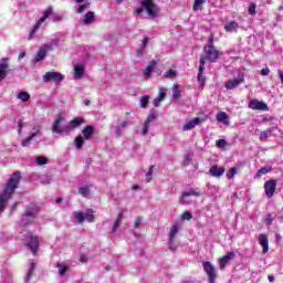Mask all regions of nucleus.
Listing matches in <instances>:
<instances>
[{"instance_id": "f257e3e1", "label": "nucleus", "mask_w": 283, "mask_h": 283, "mask_svg": "<svg viewBox=\"0 0 283 283\" xmlns=\"http://www.w3.org/2000/svg\"><path fill=\"white\" fill-rule=\"evenodd\" d=\"M21 181V174L14 172L8 180L4 190L0 193V216L3 213V209L8 205V201L14 195L19 182Z\"/></svg>"}, {"instance_id": "f03ea898", "label": "nucleus", "mask_w": 283, "mask_h": 283, "mask_svg": "<svg viewBox=\"0 0 283 283\" xmlns=\"http://www.w3.org/2000/svg\"><path fill=\"white\" fill-rule=\"evenodd\" d=\"M61 123H63V115L57 114L53 123V126L51 127V132H53L54 134H70L72 129H76V127L83 125L85 120L83 119V117H75L69 123V125L62 127Z\"/></svg>"}, {"instance_id": "7ed1b4c3", "label": "nucleus", "mask_w": 283, "mask_h": 283, "mask_svg": "<svg viewBox=\"0 0 283 283\" xmlns=\"http://www.w3.org/2000/svg\"><path fill=\"white\" fill-rule=\"evenodd\" d=\"M140 8L136 9V14L143 19H156L158 17V7L154 0H140Z\"/></svg>"}, {"instance_id": "20e7f679", "label": "nucleus", "mask_w": 283, "mask_h": 283, "mask_svg": "<svg viewBox=\"0 0 283 283\" xmlns=\"http://www.w3.org/2000/svg\"><path fill=\"white\" fill-rule=\"evenodd\" d=\"M206 59L211 63H216L218 59H220V51L213 46V38L212 35L208 39V44L205 46Z\"/></svg>"}, {"instance_id": "39448f33", "label": "nucleus", "mask_w": 283, "mask_h": 283, "mask_svg": "<svg viewBox=\"0 0 283 283\" xmlns=\"http://www.w3.org/2000/svg\"><path fill=\"white\" fill-rule=\"evenodd\" d=\"M36 216H39V206L31 203L22 218L23 224H32L36 220Z\"/></svg>"}, {"instance_id": "423d86ee", "label": "nucleus", "mask_w": 283, "mask_h": 283, "mask_svg": "<svg viewBox=\"0 0 283 283\" xmlns=\"http://www.w3.org/2000/svg\"><path fill=\"white\" fill-rule=\"evenodd\" d=\"M178 231H180V224L175 223L171 226L168 233V248L170 251H176L178 249V244L176 243V237L178 235Z\"/></svg>"}, {"instance_id": "0eeeda50", "label": "nucleus", "mask_w": 283, "mask_h": 283, "mask_svg": "<svg viewBox=\"0 0 283 283\" xmlns=\"http://www.w3.org/2000/svg\"><path fill=\"white\" fill-rule=\"evenodd\" d=\"M73 220H77L78 224H83V222H94V210L88 209L85 212H73Z\"/></svg>"}, {"instance_id": "6e6552de", "label": "nucleus", "mask_w": 283, "mask_h": 283, "mask_svg": "<svg viewBox=\"0 0 283 283\" xmlns=\"http://www.w3.org/2000/svg\"><path fill=\"white\" fill-rule=\"evenodd\" d=\"M51 14H52V8L49 7V8L44 11L42 18H40V19L36 21L35 25L31 29V31H30V33H29V36H28V40H29V41H31V39L34 38V34H36V31L39 30V28H41V23H45V20H46Z\"/></svg>"}, {"instance_id": "1a4fd4ad", "label": "nucleus", "mask_w": 283, "mask_h": 283, "mask_svg": "<svg viewBox=\"0 0 283 283\" xmlns=\"http://www.w3.org/2000/svg\"><path fill=\"white\" fill-rule=\"evenodd\" d=\"M23 242L24 244L28 245V248L30 249L31 253H33V255L39 250V237H32L29 234L23 239Z\"/></svg>"}, {"instance_id": "9d476101", "label": "nucleus", "mask_w": 283, "mask_h": 283, "mask_svg": "<svg viewBox=\"0 0 283 283\" xmlns=\"http://www.w3.org/2000/svg\"><path fill=\"white\" fill-rule=\"evenodd\" d=\"M203 270L208 275L209 282L213 283L216 282V277H218V274L216 273V266L211 264V262L207 261L202 263Z\"/></svg>"}, {"instance_id": "9b49d317", "label": "nucleus", "mask_w": 283, "mask_h": 283, "mask_svg": "<svg viewBox=\"0 0 283 283\" xmlns=\"http://www.w3.org/2000/svg\"><path fill=\"white\" fill-rule=\"evenodd\" d=\"M241 83H244V74L243 73H239L238 77L226 82L224 87H226V90H235V87H239Z\"/></svg>"}, {"instance_id": "f8f14e48", "label": "nucleus", "mask_w": 283, "mask_h": 283, "mask_svg": "<svg viewBox=\"0 0 283 283\" xmlns=\"http://www.w3.org/2000/svg\"><path fill=\"white\" fill-rule=\"evenodd\" d=\"M205 120L206 118L195 117L193 119H191L190 122H187L182 126V132H191V129H195L196 127H198V125H201V123H205Z\"/></svg>"}, {"instance_id": "ddd939ff", "label": "nucleus", "mask_w": 283, "mask_h": 283, "mask_svg": "<svg viewBox=\"0 0 283 283\" xmlns=\"http://www.w3.org/2000/svg\"><path fill=\"white\" fill-rule=\"evenodd\" d=\"M64 76L63 74L59 73V72H48L44 76H43V82L44 83H50V81H55V83H61V81H63Z\"/></svg>"}, {"instance_id": "4468645a", "label": "nucleus", "mask_w": 283, "mask_h": 283, "mask_svg": "<svg viewBox=\"0 0 283 283\" xmlns=\"http://www.w3.org/2000/svg\"><path fill=\"white\" fill-rule=\"evenodd\" d=\"M250 109H258L259 112H269V105L259 99H251L249 103Z\"/></svg>"}, {"instance_id": "2eb2a0df", "label": "nucleus", "mask_w": 283, "mask_h": 283, "mask_svg": "<svg viewBox=\"0 0 283 283\" xmlns=\"http://www.w3.org/2000/svg\"><path fill=\"white\" fill-rule=\"evenodd\" d=\"M205 63H206V57H201L200 65H199V72H198V76H197V81H198L199 87L201 90H202V87H205V83L207 82V77H205V75H202V73L205 72Z\"/></svg>"}, {"instance_id": "dca6fc26", "label": "nucleus", "mask_w": 283, "mask_h": 283, "mask_svg": "<svg viewBox=\"0 0 283 283\" xmlns=\"http://www.w3.org/2000/svg\"><path fill=\"white\" fill-rule=\"evenodd\" d=\"M276 187H277V181H275L273 179L265 182L264 189H265V195L268 196V198H273Z\"/></svg>"}, {"instance_id": "f3484780", "label": "nucleus", "mask_w": 283, "mask_h": 283, "mask_svg": "<svg viewBox=\"0 0 283 283\" xmlns=\"http://www.w3.org/2000/svg\"><path fill=\"white\" fill-rule=\"evenodd\" d=\"M154 120H156V114L151 113L147 116L144 126L142 128V134L143 136H147V134L149 133V128L151 127V124L154 123Z\"/></svg>"}, {"instance_id": "a211bd4d", "label": "nucleus", "mask_w": 283, "mask_h": 283, "mask_svg": "<svg viewBox=\"0 0 283 283\" xmlns=\"http://www.w3.org/2000/svg\"><path fill=\"white\" fill-rule=\"evenodd\" d=\"M224 171H227L224 167L213 165L210 167L209 174L212 178H222V176H224Z\"/></svg>"}, {"instance_id": "6ab92c4d", "label": "nucleus", "mask_w": 283, "mask_h": 283, "mask_svg": "<svg viewBox=\"0 0 283 283\" xmlns=\"http://www.w3.org/2000/svg\"><path fill=\"white\" fill-rule=\"evenodd\" d=\"M233 258H235V252L230 251L224 256L219 259V266H220V269L221 270L224 269L227 266V264H229V261L233 260Z\"/></svg>"}, {"instance_id": "aec40b11", "label": "nucleus", "mask_w": 283, "mask_h": 283, "mask_svg": "<svg viewBox=\"0 0 283 283\" xmlns=\"http://www.w3.org/2000/svg\"><path fill=\"white\" fill-rule=\"evenodd\" d=\"M165 96H167V88L160 86L159 87V94L158 96L154 99V106L155 107H160V103L165 101Z\"/></svg>"}, {"instance_id": "412c9836", "label": "nucleus", "mask_w": 283, "mask_h": 283, "mask_svg": "<svg viewBox=\"0 0 283 283\" xmlns=\"http://www.w3.org/2000/svg\"><path fill=\"white\" fill-rule=\"evenodd\" d=\"M8 74V59L3 57L0 61V82L6 78Z\"/></svg>"}, {"instance_id": "4be33fe9", "label": "nucleus", "mask_w": 283, "mask_h": 283, "mask_svg": "<svg viewBox=\"0 0 283 283\" xmlns=\"http://www.w3.org/2000/svg\"><path fill=\"white\" fill-rule=\"evenodd\" d=\"M259 244L263 248V253H269V238L266 234L259 235Z\"/></svg>"}, {"instance_id": "5701e85b", "label": "nucleus", "mask_w": 283, "mask_h": 283, "mask_svg": "<svg viewBox=\"0 0 283 283\" xmlns=\"http://www.w3.org/2000/svg\"><path fill=\"white\" fill-rule=\"evenodd\" d=\"M34 262H30L28 265L27 274L24 276V283H30V280H32V275H34Z\"/></svg>"}, {"instance_id": "b1692460", "label": "nucleus", "mask_w": 283, "mask_h": 283, "mask_svg": "<svg viewBox=\"0 0 283 283\" xmlns=\"http://www.w3.org/2000/svg\"><path fill=\"white\" fill-rule=\"evenodd\" d=\"M191 196H195V198H199V196H202V192L198 189H190L188 191H184L181 193V198L185 200V198H189Z\"/></svg>"}, {"instance_id": "393cba45", "label": "nucleus", "mask_w": 283, "mask_h": 283, "mask_svg": "<svg viewBox=\"0 0 283 283\" xmlns=\"http://www.w3.org/2000/svg\"><path fill=\"white\" fill-rule=\"evenodd\" d=\"M48 56V51L45 50V46H41L38 51L35 59L33 60V63H39V61H43Z\"/></svg>"}, {"instance_id": "a878e982", "label": "nucleus", "mask_w": 283, "mask_h": 283, "mask_svg": "<svg viewBox=\"0 0 283 283\" xmlns=\"http://www.w3.org/2000/svg\"><path fill=\"white\" fill-rule=\"evenodd\" d=\"M240 24L235 21H230L224 25L226 32H238Z\"/></svg>"}, {"instance_id": "bb28decb", "label": "nucleus", "mask_w": 283, "mask_h": 283, "mask_svg": "<svg viewBox=\"0 0 283 283\" xmlns=\"http://www.w3.org/2000/svg\"><path fill=\"white\" fill-rule=\"evenodd\" d=\"M59 39H53L51 42L42 44V46L45 48L48 52H52V50H56V48H59Z\"/></svg>"}, {"instance_id": "cd10ccee", "label": "nucleus", "mask_w": 283, "mask_h": 283, "mask_svg": "<svg viewBox=\"0 0 283 283\" xmlns=\"http://www.w3.org/2000/svg\"><path fill=\"white\" fill-rule=\"evenodd\" d=\"M218 123H222L223 125H229V115L224 112H219L216 116Z\"/></svg>"}, {"instance_id": "c85d7f7f", "label": "nucleus", "mask_w": 283, "mask_h": 283, "mask_svg": "<svg viewBox=\"0 0 283 283\" xmlns=\"http://www.w3.org/2000/svg\"><path fill=\"white\" fill-rule=\"evenodd\" d=\"M82 134L84 136V140H90L92 136H94V127L93 126H86L83 130Z\"/></svg>"}, {"instance_id": "c756f323", "label": "nucleus", "mask_w": 283, "mask_h": 283, "mask_svg": "<svg viewBox=\"0 0 283 283\" xmlns=\"http://www.w3.org/2000/svg\"><path fill=\"white\" fill-rule=\"evenodd\" d=\"M83 74H85V67H83L81 64L75 65L74 78H83Z\"/></svg>"}, {"instance_id": "7c9ffc66", "label": "nucleus", "mask_w": 283, "mask_h": 283, "mask_svg": "<svg viewBox=\"0 0 283 283\" xmlns=\"http://www.w3.org/2000/svg\"><path fill=\"white\" fill-rule=\"evenodd\" d=\"M155 67H156V62H155V61H151V62L147 65L146 70L144 71V76H145V78H149V77L151 76V73L154 72Z\"/></svg>"}, {"instance_id": "2f4dec72", "label": "nucleus", "mask_w": 283, "mask_h": 283, "mask_svg": "<svg viewBox=\"0 0 283 283\" xmlns=\"http://www.w3.org/2000/svg\"><path fill=\"white\" fill-rule=\"evenodd\" d=\"M94 19H95L94 12L88 11V12L84 15V20H83L84 25H90V24H92V22L94 21Z\"/></svg>"}, {"instance_id": "473e14b6", "label": "nucleus", "mask_w": 283, "mask_h": 283, "mask_svg": "<svg viewBox=\"0 0 283 283\" xmlns=\"http://www.w3.org/2000/svg\"><path fill=\"white\" fill-rule=\"evenodd\" d=\"M122 218H123V212H119L115 223L113 224L112 233H116V231H118V228L120 227Z\"/></svg>"}, {"instance_id": "72a5a7b5", "label": "nucleus", "mask_w": 283, "mask_h": 283, "mask_svg": "<svg viewBox=\"0 0 283 283\" xmlns=\"http://www.w3.org/2000/svg\"><path fill=\"white\" fill-rule=\"evenodd\" d=\"M149 43V39L145 38L142 42V48L136 51L137 56H142V54L145 52V49L147 48V44Z\"/></svg>"}, {"instance_id": "f704fd0d", "label": "nucleus", "mask_w": 283, "mask_h": 283, "mask_svg": "<svg viewBox=\"0 0 283 283\" xmlns=\"http://www.w3.org/2000/svg\"><path fill=\"white\" fill-rule=\"evenodd\" d=\"M78 193L83 196V198H87L90 196V186H82L78 188Z\"/></svg>"}, {"instance_id": "c9c22d12", "label": "nucleus", "mask_w": 283, "mask_h": 283, "mask_svg": "<svg viewBox=\"0 0 283 283\" xmlns=\"http://www.w3.org/2000/svg\"><path fill=\"white\" fill-rule=\"evenodd\" d=\"M172 98L175 101H178V98H180V87L178 86V84L172 85Z\"/></svg>"}, {"instance_id": "e433bc0d", "label": "nucleus", "mask_w": 283, "mask_h": 283, "mask_svg": "<svg viewBox=\"0 0 283 283\" xmlns=\"http://www.w3.org/2000/svg\"><path fill=\"white\" fill-rule=\"evenodd\" d=\"M269 171H271V166H264L256 172L255 178H261L262 176L269 174Z\"/></svg>"}, {"instance_id": "4c0bfd02", "label": "nucleus", "mask_w": 283, "mask_h": 283, "mask_svg": "<svg viewBox=\"0 0 283 283\" xmlns=\"http://www.w3.org/2000/svg\"><path fill=\"white\" fill-rule=\"evenodd\" d=\"M17 98H19V101H22V103H28V101H30V95L28 92H20Z\"/></svg>"}, {"instance_id": "58836bf2", "label": "nucleus", "mask_w": 283, "mask_h": 283, "mask_svg": "<svg viewBox=\"0 0 283 283\" xmlns=\"http://www.w3.org/2000/svg\"><path fill=\"white\" fill-rule=\"evenodd\" d=\"M177 75H178V72L174 69H170L164 73L165 78H176Z\"/></svg>"}, {"instance_id": "ea45409f", "label": "nucleus", "mask_w": 283, "mask_h": 283, "mask_svg": "<svg viewBox=\"0 0 283 283\" xmlns=\"http://www.w3.org/2000/svg\"><path fill=\"white\" fill-rule=\"evenodd\" d=\"M56 268L59 275H65V273H67V265H65L64 263H59Z\"/></svg>"}, {"instance_id": "a19ab883", "label": "nucleus", "mask_w": 283, "mask_h": 283, "mask_svg": "<svg viewBox=\"0 0 283 283\" xmlns=\"http://www.w3.org/2000/svg\"><path fill=\"white\" fill-rule=\"evenodd\" d=\"M206 0H195L193 2V10L198 12V10H202V6H205Z\"/></svg>"}, {"instance_id": "79ce46f5", "label": "nucleus", "mask_w": 283, "mask_h": 283, "mask_svg": "<svg viewBox=\"0 0 283 283\" xmlns=\"http://www.w3.org/2000/svg\"><path fill=\"white\" fill-rule=\"evenodd\" d=\"M148 103H149V95L142 96V98L139 101L140 107H143V108L147 107Z\"/></svg>"}, {"instance_id": "37998d69", "label": "nucleus", "mask_w": 283, "mask_h": 283, "mask_svg": "<svg viewBox=\"0 0 283 283\" xmlns=\"http://www.w3.org/2000/svg\"><path fill=\"white\" fill-rule=\"evenodd\" d=\"M2 280H3L4 283H12V273L4 272L2 274Z\"/></svg>"}, {"instance_id": "c03bdc74", "label": "nucleus", "mask_w": 283, "mask_h": 283, "mask_svg": "<svg viewBox=\"0 0 283 283\" xmlns=\"http://www.w3.org/2000/svg\"><path fill=\"white\" fill-rule=\"evenodd\" d=\"M74 143H75V147L77 149H81V147H83V144L85 143V140L83 139L82 136H78L75 138Z\"/></svg>"}, {"instance_id": "a18cd8bd", "label": "nucleus", "mask_w": 283, "mask_h": 283, "mask_svg": "<svg viewBox=\"0 0 283 283\" xmlns=\"http://www.w3.org/2000/svg\"><path fill=\"white\" fill-rule=\"evenodd\" d=\"M235 174H238V168H235V167L230 168L227 172L228 180H231L233 178V176H235Z\"/></svg>"}, {"instance_id": "49530a36", "label": "nucleus", "mask_w": 283, "mask_h": 283, "mask_svg": "<svg viewBox=\"0 0 283 283\" xmlns=\"http://www.w3.org/2000/svg\"><path fill=\"white\" fill-rule=\"evenodd\" d=\"M87 8H90V3L86 2V3L81 4L76 9L77 14H83V12H85V10H87Z\"/></svg>"}, {"instance_id": "de8ad7c7", "label": "nucleus", "mask_w": 283, "mask_h": 283, "mask_svg": "<svg viewBox=\"0 0 283 283\" xmlns=\"http://www.w3.org/2000/svg\"><path fill=\"white\" fill-rule=\"evenodd\" d=\"M35 163L36 165H48V158L43 157V156H39L35 158Z\"/></svg>"}, {"instance_id": "09e8293b", "label": "nucleus", "mask_w": 283, "mask_h": 283, "mask_svg": "<svg viewBox=\"0 0 283 283\" xmlns=\"http://www.w3.org/2000/svg\"><path fill=\"white\" fill-rule=\"evenodd\" d=\"M32 140H34V137L30 135L24 140H22V147H30V143H32Z\"/></svg>"}, {"instance_id": "8fccbe9b", "label": "nucleus", "mask_w": 283, "mask_h": 283, "mask_svg": "<svg viewBox=\"0 0 283 283\" xmlns=\"http://www.w3.org/2000/svg\"><path fill=\"white\" fill-rule=\"evenodd\" d=\"M216 146H217L219 149H224V147H227V140H224V139H218L217 143H216Z\"/></svg>"}, {"instance_id": "3c124183", "label": "nucleus", "mask_w": 283, "mask_h": 283, "mask_svg": "<svg viewBox=\"0 0 283 283\" xmlns=\"http://www.w3.org/2000/svg\"><path fill=\"white\" fill-rule=\"evenodd\" d=\"M269 136H271V129L262 132L260 135V140H266V138H269Z\"/></svg>"}, {"instance_id": "603ef678", "label": "nucleus", "mask_w": 283, "mask_h": 283, "mask_svg": "<svg viewBox=\"0 0 283 283\" xmlns=\"http://www.w3.org/2000/svg\"><path fill=\"white\" fill-rule=\"evenodd\" d=\"M41 132V126L40 125H35L33 126L32 128V133H31V136L34 138L36 137V135Z\"/></svg>"}, {"instance_id": "864d4df0", "label": "nucleus", "mask_w": 283, "mask_h": 283, "mask_svg": "<svg viewBox=\"0 0 283 283\" xmlns=\"http://www.w3.org/2000/svg\"><path fill=\"white\" fill-rule=\"evenodd\" d=\"M193 218V214L189 211H186L181 214V220H191Z\"/></svg>"}, {"instance_id": "5fc2aeb1", "label": "nucleus", "mask_w": 283, "mask_h": 283, "mask_svg": "<svg viewBox=\"0 0 283 283\" xmlns=\"http://www.w3.org/2000/svg\"><path fill=\"white\" fill-rule=\"evenodd\" d=\"M255 8H256L255 3H251V4L249 6V8H248V12H249V14H251L252 17H254V14H255Z\"/></svg>"}, {"instance_id": "6e6d98bb", "label": "nucleus", "mask_w": 283, "mask_h": 283, "mask_svg": "<svg viewBox=\"0 0 283 283\" xmlns=\"http://www.w3.org/2000/svg\"><path fill=\"white\" fill-rule=\"evenodd\" d=\"M40 182L42 185H50V182H52V179L50 177H41Z\"/></svg>"}, {"instance_id": "4d7b16f0", "label": "nucleus", "mask_w": 283, "mask_h": 283, "mask_svg": "<svg viewBox=\"0 0 283 283\" xmlns=\"http://www.w3.org/2000/svg\"><path fill=\"white\" fill-rule=\"evenodd\" d=\"M142 222H143V219H140V217H137L134 222L135 229H138V227H140Z\"/></svg>"}, {"instance_id": "13d9d810", "label": "nucleus", "mask_w": 283, "mask_h": 283, "mask_svg": "<svg viewBox=\"0 0 283 283\" xmlns=\"http://www.w3.org/2000/svg\"><path fill=\"white\" fill-rule=\"evenodd\" d=\"M270 73H271V70L269 67H265V69L261 70V75L262 76H269Z\"/></svg>"}, {"instance_id": "bf43d9fd", "label": "nucleus", "mask_w": 283, "mask_h": 283, "mask_svg": "<svg viewBox=\"0 0 283 283\" xmlns=\"http://www.w3.org/2000/svg\"><path fill=\"white\" fill-rule=\"evenodd\" d=\"M151 174H154V169L150 167L147 175H146V180L149 182L151 180Z\"/></svg>"}, {"instance_id": "052dcab7", "label": "nucleus", "mask_w": 283, "mask_h": 283, "mask_svg": "<svg viewBox=\"0 0 283 283\" xmlns=\"http://www.w3.org/2000/svg\"><path fill=\"white\" fill-rule=\"evenodd\" d=\"M22 129H23V122H19V124H18V133L21 134Z\"/></svg>"}, {"instance_id": "680f3d73", "label": "nucleus", "mask_w": 283, "mask_h": 283, "mask_svg": "<svg viewBox=\"0 0 283 283\" xmlns=\"http://www.w3.org/2000/svg\"><path fill=\"white\" fill-rule=\"evenodd\" d=\"M22 129H23V122H19V124H18V133L21 134Z\"/></svg>"}, {"instance_id": "e2e57ef3", "label": "nucleus", "mask_w": 283, "mask_h": 283, "mask_svg": "<svg viewBox=\"0 0 283 283\" xmlns=\"http://www.w3.org/2000/svg\"><path fill=\"white\" fill-rule=\"evenodd\" d=\"M125 127H129V122H128V120H125V122L122 124V128L125 129Z\"/></svg>"}, {"instance_id": "0e129e2a", "label": "nucleus", "mask_w": 283, "mask_h": 283, "mask_svg": "<svg viewBox=\"0 0 283 283\" xmlns=\"http://www.w3.org/2000/svg\"><path fill=\"white\" fill-rule=\"evenodd\" d=\"M271 222H273V220H272L271 217L269 216V217L265 219V224H271Z\"/></svg>"}, {"instance_id": "69168bd1", "label": "nucleus", "mask_w": 283, "mask_h": 283, "mask_svg": "<svg viewBox=\"0 0 283 283\" xmlns=\"http://www.w3.org/2000/svg\"><path fill=\"white\" fill-rule=\"evenodd\" d=\"M86 261L87 260H86L85 255L80 256V262H86Z\"/></svg>"}, {"instance_id": "338daca9", "label": "nucleus", "mask_w": 283, "mask_h": 283, "mask_svg": "<svg viewBox=\"0 0 283 283\" xmlns=\"http://www.w3.org/2000/svg\"><path fill=\"white\" fill-rule=\"evenodd\" d=\"M25 57V53L24 52H21L20 54H19V59H24Z\"/></svg>"}, {"instance_id": "774afa93", "label": "nucleus", "mask_w": 283, "mask_h": 283, "mask_svg": "<svg viewBox=\"0 0 283 283\" xmlns=\"http://www.w3.org/2000/svg\"><path fill=\"white\" fill-rule=\"evenodd\" d=\"M53 21H54V22L61 21V17H54V18H53Z\"/></svg>"}]
</instances>
